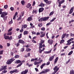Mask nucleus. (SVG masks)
<instances>
[{
	"label": "nucleus",
	"mask_w": 74,
	"mask_h": 74,
	"mask_svg": "<svg viewBox=\"0 0 74 74\" xmlns=\"http://www.w3.org/2000/svg\"><path fill=\"white\" fill-rule=\"evenodd\" d=\"M49 18V16L47 17H42L38 19V21L39 22H42V21H47L48 19Z\"/></svg>",
	"instance_id": "f257e3e1"
},
{
	"label": "nucleus",
	"mask_w": 74,
	"mask_h": 74,
	"mask_svg": "<svg viewBox=\"0 0 74 74\" xmlns=\"http://www.w3.org/2000/svg\"><path fill=\"white\" fill-rule=\"evenodd\" d=\"M15 59H14V58L13 57L10 59H8L7 60L6 62V64H10L12 62L14 61Z\"/></svg>",
	"instance_id": "f03ea898"
},
{
	"label": "nucleus",
	"mask_w": 74,
	"mask_h": 74,
	"mask_svg": "<svg viewBox=\"0 0 74 74\" xmlns=\"http://www.w3.org/2000/svg\"><path fill=\"white\" fill-rule=\"evenodd\" d=\"M15 63L16 64H19V63H20L17 65L16 66V68H18V67H20V66H21V65L23 64L22 63H21V61L20 60H17L15 61Z\"/></svg>",
	"instance_id": "7ed1b4c3"
},
{
	"label": "nucleus",
	"mask_w": 74,
	"mask_h": 74,
	"mask_svg": "<svg viewBox=\"0 0 74 74\" xmlns=\"http://www.w3.org/2000/svg\"><path fill=\"white\" fill-rule=\"evenodd\" d=\"M66 34H66V33L62 35L61 37V38L62 39V40L60 41V44H63V42H64V40H63V38H64V37H65L66 36Z\"/></svg>",
	"instance_id": "20e7f679"
},
{
	"label": "nucleus",
	"mask_w": 74,
	"mask_h": 74,
	"mask_svg": "<svg viewBox=\"0 0 74 74\" xmlns=\"http://www.w3.org/2000/svg\"><path fill=\"white\" fill-rule=\"evenodd\" d=\"M49 71H50V69H43L42 71L39 73V74H45L46 73H48V72H49Z\"/></svg>",
	"instance_id": "39448f33"
},
{
	"label": "nucleus",
	"mask_w": 74,
	"mask_h": 74,
	"mask_svg": "<svg viewBox=\"0 0 74 74\" xmlns=\"http://www.w3.org/2000/svg\"><path fill=\"white\" fill-rule=\"evenodd\" d=\"M53 70L54 71V72H53V73H52V74H55L59 70V68H58V66H56L53 69Z\"/></svg>",
	"instance_id": "423d86ee"
},
{
	"label": "nucleus",
	"mask_w": 74,
	"mask_h": 74,
	"mask_svg": "<svg viewBox=\"0 0 74 74\" xmlns=\"http://www.w3.org/2000/svg\"><path fill=\"white\" fill-rule=\"evenodd\" d=\"M7 14H8V13L7 12H3L2 13L1 16V18H4V17L5 16L7 15Z\"/></svg>",
	"instance_id": "0eeeda50"
},
{
	"label": "nucleus",
	"mask_w": 74,
	"mask_h": 74,
	"mask_svg": "<svg viewBox=\"0 0 74 74\" xmlns=\"http://www.w3.org/2000/svg\"><path fill=\"white\" fill-rule=\"evenodd\" d=\"M44 42V41L43 40H41V41H40V43L39 44V49H41L42 48V44H43Z\"/></svg>",
	"instance_id": "6e6552de"
},
{
	"label": "nucleus",
	"mask_w": 74,
	"mask_h": 74,
	"mask_svg": "<svg viewBox=\"0 0 74 74\" xmlns=\"http://www.w3.org/2000/svg\"><path fill=\"white\" fill-rule=\"evenodd\" d=\"M55 56V54H54L53 56L50 57L49 58V61H52L53 60Z\"/></svg>",
	"instance_id": "1a4fd4ad"
},
{
	"label": "nucleus",
	"mask_w": 74,
	"mask_h": 74,
	"mask_svg": "<svg viewBox=\"0 0 74 74\" xmlns=\"http://www.w3.org/2000/svg\"><path fill=\"white\" fill-rule=\"evenodd\" d=\"M7 66H3L0 70H1V71H3V70H7Z\"/></svg>",
	"instance_id": "9d476101"
},
{
	"label": "nucleus",
	"mask_w": 74,
	"mask_h": 74,
	"mask_svg": "<svg viewBox=\"0 0 74 74\" xmlns=\"http://www.w3.org/2000/svg\"><path fill=\"white\" fill-rule=\"evenodd\" d=\"M48 42L49 43L50 45H52L53 42V41L52 40H50V39H49L48 40Z\"/></svg>",
	"instance_id": "9b49d317"
},
{
	"label": "nucleus",
	"mask_w": 74,
	"mask_h": 74,
	"mask_svg": "<svg viewBox=\"0 0 74 74\" xmlns=\"http://www.w3.org/2000/svg\"><path fill=\"white\" fill-rule=\"evenodd\" d=\"M18 42L19 43H21V44H25V42L23 41L22 39H20L18 40Z\"/></svg>",
	"instance_id": "f8f14e48"
},
{
	"label": "nucleus",
	"mask_w": 74,
	"mask_h": 74,
	"mask_svg": "<svg viewBox=\"0 0 74 74\" xmlns=\"http://www.w3.org/2000/svg\"><path fill=\"white\" fill-rule=\"evenodd\" d=\"M27 20L28 22H30L32 21L33 19L32 18V16H31L29 17H28Z\"/></svg>",
	"instance_id": "ddd939ff"
},
{
	"label": "nucleus",
	"mask_w": 74,
	"mask_h": 74,
	"mask_svg": "<svg viewBox=\"0 0 74 74\" xmlns=\"http://www.w3.org/2000/svg\"><path fill=\"white\" fill-rule=\"evenodd\" d=\"M64 1H65L64 0H63L61 1H59V5H58V7H60L61 6V4H63V3H64Z\"/></svg>",
	"instance_id": "4468645a"
},
{
	"label": "nucleus",
	"mask_w": 74,
	"mask_h": 74,
	"mask_svg": "<svg viewBox=\"0 0 74 74\" xmlns=\"http://www.w3.org/2000/svg\"><path fill=\"white\" fill-rule=\"evenodd\" d=\"M4 38L5 40H8V38H9V36H6V34H5L4 35Z\"/></svg>",
	"instance_id": "2eb2a0df"
},
{
	"label": "nucleus",
	"mask_w": 74,
	"mask_h": 74,
	"mask_svg": "<svg viewBox=\"0 0 74 74\" xmlns=\"http://www.w3.org/2000/svg\"><path fill=\"white\" fill-rule=\"evenodd\" d=\"M44 8L42 7L41 8H40L39 9V12L40 13V12H42L43 11H44Z\"/></svg>",
	"instance_id": "dca6fc26"
},
{
	"label": "nucleus",
	"mask_w": 74,
	"mask_h": 74,
	"mask_svg": "<svg viewBox=\"0 0 74 74\" xmlns=\"http://www.w3.org/2000/svg\"><path fill=\"white\" fill-rule=\"evenodd\" d=\"M73 10H74V7H72L71 8V10H70L69 14H72L73 13Z\"/></svg>",
	"instance_id": "f3484780"
},
{
	"label": "nucleus",
	"mask_w": 74,
	"mask_h": 74,
	"mask_svg": "<svg viewBox=\"0 0 74 74\" xmlns=\"http://www.w3.org/2000/svg\"><path fill=\"white\" fill-rule=\"evenodd\" d=\"M58 59H59V57H57L54 60V64H55L57 63V62L58 61Z\"/></svg>",
	"instance_id": "a211bd4d"
},
{
	"label": "nucleus",
	"mask_w": 74,
	"mask_h": 74,
	"mask_svg": "<svg viewBox=\"0 0 74 74\" xmlns=\"http://www.w3.org/2000/svg\"><path fill=\"white\" fill-rule=\"evenodd\" d=\"M38 26L39 27H41L42 26V23H39L38 24Z\"/></svg>",
	"instance_id": "6ab92c4d"
},
{
	"label": "nucleus",
	"mask_w": 74,
	"mask_h": 74,
	"mask_svg": "<svg viewBox=\"0 0 74 74\" xmlns=\"http://www.w3.org/2000/svg\"><path fill=\"white\" fill-rule=\"evenodd\" d=\"M34 13H35V14H36L37 13V10H33V12H32V14H34Z\"/></svg>",
	"instance_id": "aec40b11"
},
{
	"label": "nucleus",
	"mask_w": 74,
	"mask_h": 74,
	"mask_svg": "<svg viewBox=\"0 0 74 74\" xmlns=\"http://www.w3.org/2000/svg\"><path fill=\"white\" fill-rule=\"evenodd\" d=\"M46 64L45 63L43 64L41 66H40V68L41 69H42L43 68V67H44V66H45Z\"/></svg>",
	"instance_id": "412c9836"
},
{
	"label": "nucleus",
	"mask_w": 74,
	"mask_h": 74,
	"mask_svg": "<svg viewBox=\"0 0 74 74\" xmlns=\"http://www.w3.org/2000/svg\"><path fill=\"white\" fill-rule=\"evenodd\" d=\"M13 71L14 73H17L19 72V71L17 69H14Z\"/></svg>",
	"instance_id": "4be33fe9"
},
{
	"label": "nucleus",
	"mask_w": 74,
	"mask_h": 74,
	"mask_svg": "<svg viewBox=\"0 0 74 74\" xmlns=\"http://www.w3.org/2000/svg\"><path fill=\"white\" fill-rule=\"evenodd\" d=\"M13 51L14 53H16L17 52V50H16V48H14L13 49Z\"/></svg>",
	"instance_id": "5701e85b"
},
{
	"label": "nucleus",
	"mask_w": 74,
	"mask_h": 74,
	"mask_svg": "<svg viewBox=\"0 0 74 74\" xmlns=\"http://www.w3.org/2000/svg\"><path fill=\"white\" fill-rule=\"evenodd\" d=\"M45 32L44 33L40 35V37H43L44 36H45Z\"/></svg>",
	"instance_id": "b1692460"
},
{
	"label": "nucleus",
	"mask_w": 74,
	"mask_h": 74,
	"mask_svg": "<svg viewBox=\"0 0 74 74\" xmlns=\"http://www.w3.org/2000/svg\"><path fill=\"white\" fill-rule=\"evenodd\" d=\"M23 34L24 35H26V34H28V32L27 31H25L23 32Z\"/></svg>",
	"instance_id": "393cba45"
},
{
	"label": "nucleus",
	"mask_w": 74,
	"mask_h": 74,
	"mask_svg": "<svg viewBox=\"0 0 74 74\" xmlns=\"http://www.w3.org/2000/svg\"><path fill=\"white\" fill-rule=\"evenodd\" d=\"M52 3L51 1H47L46 4H47L48 5L51 4V3Z\"/></svg>",
	"instance_id": "a878e982"
},
{
	"label": "nucleus",
	"mask_w": 74,
	"mask_h": 74,
	"mask_svg": "<svg viewBox=\"0 0 74 74\" xmlns=\"http://www.w3.org/2000/svg\"><path fill=\"white\" fill-rule=\"evenodd\" d=\"M70 74H74V71L72 69L70 72Z\"/></svg>",
	"instance_id": "bb28decb"
},
{
	"label": "nucleus",
	"mask_w": 74,
	"mask_h": 74,
	"mask_svg": "<svg viewBox=\"0 0 74 74\" xmlns=\"http://www.w3.org/2000/svg\"><path fill=\"white\" fill-rule=\"evenodd\" d=\"M8 40H12V36H10V37L9 36Z\"/></svg>",
	"instance_id": "cd10ccee"
},
{
	"label": "nucleus",
	"mask_w": 74,
	"mask_h": 74,
	"mask_svg": "<svg viewBox=\"0 0 74 74\" xmlns=\"http://www.w3.org/2000/svg\"><path fill=\"white\" fill-rule=\"evenodd\" d=\"M19 58V55H16L14 56V58L16 59V58Z\"/></svg>",
	"instance_id": "c85d7f7f"
},
{
	"label": "nucleus",
	"mask_w": 74,
	"mask_h": 74,
	"mask_svg": "<svg viewBox=\"0 0 74 74\" xmlns=\"http://www.w3.org/2000/svg\"><path fill=\"white\" fill-rule=\"evenodd\" d=\"M30 6H31V4L29 3H28L26 7H27V8H29Z\"/></svg>",
	"instance_id": "c756f323"
},
{
	"label": "nucleus",
	"mask_w": 74,
	"mask_h": 74,
	"mask_svg": "<svg viewBox=\"0 0 74 74\" xmlns=\"http://www.w3.org/2000/svg\"><path fill=\"white\" fill-rule=\"evenodd\" d=\"M22 20V17L21 16H20L17 19V21H21Z\"/></svg>",
	"instance_id": "7c9ffc66"
},
{
	"label": "nucleus",
	"mask_w": 74,
	"mask_h": 74,
	"mask_svg": "<svg viewBox=\"0 0 74 74\" xmlns=\"http://www.w3.org/2000/svg\"><path fill=\"white\" fill-rule=\"evenodd\" d=\"M21 3L22 5H24V4H25V2L24 1V0L22 1H21Z\"/></svg>",
	"instance_id": "2f4dec72"
},
{
	"label": "nucleus",
	"mask_w": 74,
	"mask_h": 74,
	"mask_svg": "<svg viewBox=\"0 0 74 74\" xmlns=\"http://www.w3.org/2000/svg\"><path fill=\"white\" fill-rule=\"evenodd\" d=\"M21 36H22V34H20L18 36V39H20L21 38Z\"/></svg>",
	"instance_id": "473e14b6"
},
{
	"label": "nucleus",
	"mask_w": 74,
	"mask_h": 74,
	"mask_svg": "<svg viewBox=\"0 0 74 74\" xmlns=\"http://www.w3.org/2000/svg\"><path fill=\"white\" fill-rule=\"evenodd\" d=\"M45 5L44 3H40V5H39V7H44Z\"/></svg>",
	"instance_id": "72a5a7b5"
},
{
	"label": "nucleus",
	"mask_w": 74,
	"mask_h": 74,
	"mask_svg": "<svg viewBox=\"0 0 74 74\" xmlns=\"http://www.w3.org/2000/svg\"><path fill=\"white\" fill-rule=\"evenodd\" d=\"M27 27V25L25 24L24 25H22V27H23H23L24 28H26Z\"/></svg>",
	"instance_id": "f704fd0d"
},
{
	"label": "nucleus",
	"mask_w": 74,
	"mask_h": 74,
	"mask_svg": "<svg viewBox=\"0 0 74 74\" xmlns=\"http://www.w3.org/2000/svg\"><path fill=\"white\" fill-rule=\"evenodd\" d=\"M8 6L7 5H5L4 6V8L5 9H7Z\"/></svg>",
	"instance_id": "c9c22d12"
},
{
	"label": "nucleus",
	"mask_w": 74,
	"mask_h": 74,
	"mask_svg": "<svg viewBox=\"0 0 74 74\" xmlns=\"http://www.w3.org/2000/svg\"><path fill=\"white\" fill-rule=\"evenodd\" d=\"M23 27H22L21 28V29L20 30V32L21 33H22V32H23Z\"/></svg>",
	"instance_id": "e433bc0d"
},
{
	"label": "nucleus",
	"mask_w": 74,
	"mask_h": 74,
	"mask_svg": "<svg viewBox=\"0 0 74 74\" xmlns=\"http://www.w3.org/2000/svg\"><path fill=\"white\" fill-rule=\"evenodd\" d=\"M8 17L7 16H6L5 17H3V20H4V21H7V18Z\"/></svg>",
	"instance_id": "4c0bfd02"
},
{
	"label": "nucleus",
	"mask_w": 74,
	"mask_h": 74,
	"mask_svg": "<svg viewBox=\"0 0 74 74\" xmlns=\"http://www.w3.org/2000/svg\"><path fill=\"white\" fill-rule=\"evenodd\" d=\"M31 51V49L29 48H27L26 50V52H29V51Z\"/></svg>",
	"instance_id": "58836bf2"
},
{
	"label": "nucleus",
	"mask_w": 74,
	"mask_h": 74,
	"mask_svg": "<svg viewBox=\"0 0 74 74\" xmlns=\"http://www.w3.org/2000/svg\"><path fill=\"white\" fill-rule=\"evenodd\" d=\"M54 13V12L52 11L49 14V16H51V15H53Z\"/></svg>",
	"instance_id": "ea45409f"
},
{
	"label": "nucleus",
	"mask_w": 74,
	"mask_h": 74,
	"mask_svg": "<svg viewBox=\"0 0 74 74\" xmlns=\"http://www.w3.org/2000/svg\"><path fill=\"white\" fill-rule=\"evenodd\" d=\"M39 64L38 63V62H37L36 61H35L34 62V64L35 65H37V64Z\"/></svg>",
	"instance_id": "a19ab883"
},
{
	"label": "nucleus",
	"mask_w": 74,
	"mask_h": 74,
	"mask_svg": "<svg viewBox=\"0 0 74 74\" xmlns=\"http://www.w3.org/2000/svg\"><path fill=\"white\" fill-rule=\"evenodd\" d=\"M56 19V18H53L50 21V22H53Z\"/></svg>",
	"instance_id": "79ce46f5"
},
{
	"label": "nucleus",
	"mask_w": 74,
	"mask_h": 74,
	"mask_svg": "<svg viewBox=\"0 0 74 74\" xmlns=\"http://www.w3.org/2000/svg\"><path fill=\"white\" fill-rule=\"evenodd\" d=\"M41 30L42 31H45V27H42L41 28Z\"/></svg>",
	"instance_id": "37998d69"
},
{
	"label": "nucleus",
	"mask_w": 74,
	"mask_h": 74,
	"mask_svg": "<svg viewBox=\"0 0 74 74\" xmlns=\"http://www.w3.org/2000/svg\"><path fill=\"white\" fill-rule=\"evenodd\" d=\"M73 51H71L69 53L68 55H71L73 53Z\"/></svg>",
	"instance_id": "c03bdc74"
},
{
	"label": "nucleus",
	"mask_w": 74,
	"mask_h": 74,
	"mask_svg": "<svg viewBox=\"0 0 74 74\" xmlns=\"http://www.w3.org/2000/svg\"><path fill=\"white\" fill-rule=\"evenodd\" d=\"M10 10H11V11H14V8L13 7H11L10 8Z\"/></svg>",
	"instance_id": "a18cd8bd"
},
{
	"label": "nucleus",
	"mask_w": 74,
	"mask_h": 74,
	"mask_svg": "<svg viewBox=\"0 0 74 74\" xmlns=\"http://www.w3.org/2000/svg\"><path fill=\"white\" fill-rule=\"evenodd\" d=\"M24 48H22L21 49V52H23L24 51Z\"/></svg>",
	"instance_id": "49530a36"
},
{
	"label": "nucleus",
	"mask_w": 74,
	"mask_h": 74,
	"mask_svg": "<svg viewBox=\"0 0 74 74\" xmlns=\"http://www.w3.org/2000/svg\"><path fill=\"white\" fill-rule=\"evenodd\" d=\"M51 51H52V49L50 50L49 51H47V53H50L51 52Z\"/></svg>",
	"instance_id": "de8ad7c7"
},
{
	"label": "nucleus",
	"mask_w": 74,
	"mask_h": 74,
	"mask_svg": "<svg viewBox=\"0 0 74 74\" xmlns=\"http://www.w3.org/2000/svg\"><path fill=\"white\" fill-rule=\"evenodd\" d=\"M2 11H3V9H0V14H1L2 15Z\"/></svg>",
	"instance_id": "09e8293b"
},
{
	"label": "nucleus",
	"mask_w": 74,
	"mask_h": 74,
	"mask_svg": "<svg viewBox=\"0 0 74 74\" xmlns=\"http://www.w3.org/2000/svg\"><path fill=\"white\" fill-rule=\"evenodd\" d=\"M7 35H11V34H12V33L11 32H10V33H8L7 34Z\"/></svg>",
	"instance_id": "8fccbe9b"
},
{
	"label": "nucleus",
	"mask_w": 74,
	"mask_h": 74,
	"mask_svg": "<svg viewBox=\"0 0 74 74\" xmlns=\"http://www.w3.org/2000/svg\"><path fill=\"white\" fill-rule=\"evenodd\" d=\"M22 14H21V16H23V15H24V14H25V12H23L21 13Z\"/></svg>",
	"instance_id": "3c124183"
},
{
	"label": "nucleus",
	"mask_w": 74,
	"mask_h": 74,
	"mask_svg": "<svg viewBox=\"0 0 74 74\" xmlns=\"http://www.w3.org/2000/svg\"><path fill=\"white\" fill-rule=\"evenodd\" d=\"M3 50H1L0 51V55H2L3 54Z\"/></svg>",
	"instance_id": "603ef678"
},
{
	"label": "nucleus",
	"mask_w": 74,
	"mask_h": 74,
	"mask_svg": "<svg viewBox=\"0 0 74 74\" xmlns=\"http://www.w3.org/2000/svg\"><path fill=\"white\" fill-rule=\"evenodd\" d=\"M40 49V48H39V50L40 49V50L39 51V53H41V52H42V49Z\"/></svg>",
	"instance_id": "864d4df0"
},
{
	"label": "nucleus",
	"mask_w": 74,
	"mask_h": 74,
	"mask_svg": "<svg viewBox=\"0 0 74 74\" xmlns=\"http://www.w3.org/2000/svg\"><path fill=\"white\" fill-rule=\"evenodd\" d=\"M4 70V71H2V73H7V71H5V70Z\"/></svg>",
	"instance_id": "5fc2aeb1"
},
{
	"label": "nucleus",
	"mask_w": 74,
	"mask_h": 74,
	"mask_svg": "<svg viewBox=\"0 0 74 74\" xmlns=\"http://www.w3.org/2000/svg\"><path fill=\"white\" fill-rule=\"evenodd\" d=\"M11 30H12V28H10L9 29V30L8 31V32H11Z\"/></svg>",
	"instance_id": "6e6d98bb"
},
{
	"label": "nucleus",
	"mask_w": 74,
	"mask_h": 74,
	"mask_svg": "<svg viewBox=\"0 0 74 74\" xmlns=\"http://www.w3.org/2000/svg\"><path fill=\"white\" fill-rule=\"evenodd\" d=\"M32 34H36V32H32Z\"/></svg>",
	"instance_id": "4d7b16f0"
},
{
	"label": "nucleus",
	"mask_w": 74,
	"mask_h": 74,
	"mask_svg": "<svg viewBox=\"0 0 74 74\" xmlns=\"http://www.w3.org/2000/svg\"><path fill=\"white\" fill-rule=\"evenodd\" d=\"M42 62V60H40L39 62H38V63L39 64H40V63H41V62Z\"/></svg>",
	"instance_id": "13d9d810"
},
{
	"label": "nucleus",
	"mask_w": 74,
	"mask_h": 74,
	"mask_svg": "<svg viewBox=\"0 0 74 74\" xmlns=\"http://www.w3.org/2000/svg\"><path fill=\"white\" fill-rule=\"evenodd\" d=\"M51 23H47L46 24V26H48L49 25H51Z\"/></svg>",
	"instance_id": "bf43d9fd"
},
{
	"label": "nucleus",
	"mask_w": 74,
	"mask_h": 74,
	"mask_svg": "<svg viewBox=\"0 0 74 74\" xmlns=\"http://www.w3.org/2000/svg\"><path fill=\"white\" fill-rule=\"evenodd\" d=\"M50 64V62L48 61V62H47L46 64V65H49Z\"/></svg>",
	"instance_id": "052dcab7"
},
{
	"label": "nucleus",
	"mask_w": 74,
	"mask_h": 74,
	"mask_svg": "<svg viewBox=\"0 0 74 74\" xmlns=\"http://www.w3.org/2000/svg\"><path fill=\"white\" fill-rule=\"evenodd\" d=\"M35 4H36V2H35V1H34L33 2V4L32 5V6H34Z\"/></svg>",
	"instance_id": "680f3d73"
},
{
	"label": "nucleus",
	"mask_w": 74,
	"mask_h": 74,
	"mask_svg": "<svg viewBox=\"0 0 74 74\" xmlns=\"http://www.w3.org/2000/svg\"><path fill=\"white\" fill-rule=\"evenodd\" d=\"M10 73L12 74V73H14V71H10Z\"/></svg>",
	"instance_id": "e2e57ef3"
},
{
	"label": "nucleus",
	"mask_w": 74,
	"mask_h": 74,
	"mask_svg": "<svg viewBox=\"0 0 74 74\" xmlns=\"http://www.w3.org/2000/svg\"><path fill=\"white\" fill-rule=\"evenodd\" d=\"M10 73L12 74V73H14V71H10Z\"/></svg>",
	"instance_id": "0e129e2a"
},
{
	"label": "nucleus",
	"mask_w": 74,
	"mask_h": 74,
	"mask_svg": "<svg viewBox=\"0 0 74 74\" xmlns=\"http://www.w3.org/2000/svg\"><path fill=\"white\" fill-rule=\"evenodd\" d=\"M71 42H70L69 43H68L67 44H66V45H69L71 44Z\"/></svg>",
	"instance_id": "69168bd1"
},
{
	"label": "nucleus",
	"mask_w": 74,
	"mask_h": 74,
	"mask_svg": "<svg viewBox=\"0 0 74 74\" xmlns=\"http://www.w3.org/2000/svg\"><path fill=\"white\" fill-rule=\"evenodd\" d=\"M35 69L36 71H38V69L37 68H35Z\"/></svg>",
	"instance_id": "338daca9"
},
{
	"label": "nucleus",
	"mask_w": 74,
	"mask_h": 74,
	"mask_svg": "<svg viewBox=\"0 0 74 74\" xmlns=\"http://www.w3.org/2000/svg\"><path fill=\"white\" fill-rule=\"evenodd\" d=\"M32 41L33 42H34V43H36V42L33 39L32 40Z\"/></svg>",
	"instance_id": "774afa93"
}]
</instances>
